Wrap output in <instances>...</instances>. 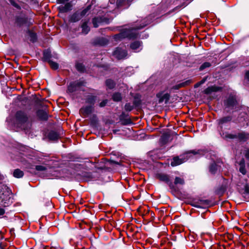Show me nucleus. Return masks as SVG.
I'll return each instance as SVG.
<instances>
[{"mask_svg":"<svg viewBox=\"0 0 249 249\" xmlns=\"http://www.w3.org/2000/svg\"><path fill=\"white\" fill-rule=\"evenodd\" d=\"M15 118L18 127L23 129H27L31 126V123L27 113L23 111L17 112Z\"/></svg>","mask_w":249,"mask_h":249,"instance_id":"nucleus-1","label":"nucleus"},{"mask_svg":"<svg viewBox=\"0 0 249 249\" xmlns=\"http://www.w3.org/2000/svg\"><path fill=\"white\" fill-rule=\"evenodd\" d=\"M202 153V151L201 150H192L186 151L183 154L179 156L174 157L171 162V165L174 167L185 162L189 159V157L188 156V154H193L195 155L196 154H201Z\"/></svg>","mask_w":249,"mask_h":249,"instance_id":"nucleus-2","label":"nucleus"},{"mask_svg":"<svg viewBox=\"0 0 249 249\" xmlns=\"http://www.w3.org/2000/svg\"><path fill=\"white\" fill-rule=\"evenodd\" d=\"M143 27V26H140L133 27L130 29H124L123 30L120 34L116 35L114 36V38L116 40H118L125 37L129 38H136L138 35L136 30L141 29Z\"/></svg>","mask_w":249,"mask_h":249,"instance_id":"nucleus-3","label":"nucleus"},{"mask_svg":"<svg viewBox=\"0 0 249 249\" xmlns=\"http://www.w3.org/2000/svg\"><path fill=\"white\" fill-rule=\"evenodd\" d=\"M238 192L246 196L249 195V181L248 179L239 176L238 180L236 182Z\"/></svg>","mask_w":249,"mask_h":249,"instance_id":"nucleus-4","label":"nucleus"},{"mask_svg":"<svg viewBox=\"0 0 249 249\" xmlns=\"http://www.w3.org/2000/svg\"><path fill=\"white\" fill-rule=\"evenodd\" d=\"M15 23L19 27L24 25L30 26L33 24V21L31 18H28L26 15L22 14L16 17Z\"/></svg>","mask_w":249,"mask_h":249,"instance_id":"nucleus-5","label":"nucleus"},{"mask_svg":"<svg viewBox=\"0 0 249 249\" xmlns=\"http://www.w3.org/2000/svg\"><path fill=\"white\" fill-rule=\"evenodd\" d=\"M156 178L160 181L169 183V186L172 191H174L175 192H178V189L172 183L169 182L170 179L168 175L164 173H158L156 175Z\"/></svg>","mask_w":249,"mask_h":249,"instance_id":"nucleus-6","label":"nucleus"},{"mask_svg":"<svg viewBox=\"0 0 249 249\" xmlns=\"http://www.w3.org/2000/svg\"><path fill=\"white\" fill-rule=\"evenodd\" d=\"M85 82L83 81H76L71 83L68 88V91L69 93H73L81 89L84 86Z\"/></svg>","mask_w":249,"mask_h":249,"instance_id":"nucleus-7","label":"nucleus"},{"mask_svg":"<svg viewBox=\"0 0 249 249\" xmlns=\"http://www.w3.org/2000/svg\"><path fill=\"white\" fill-rule=\"evenodd\" d=\"M237 104L236 99L235 96L230 95L228 98L225 101L224 105L226 108L234 109Z\"/></svg>","mask_w":249,"mask_h":249,"instance_id":"nucleus-8","label":"nucleus"},{"mask_svg":"<svg viewBox=\"0 0 249 249\" xmlns=\"http://www.w3.org/2000/svg\"><path fill=\"white\" fill-rule=\"evenodd\" d=\"M127 52L125 50L121 48H117L113 53V55L118 59L124 58L127 55Z\"/></svg>","mask_w":249,"mask_h":249,"instance_id":"nucleus-9","label":"nucleus"},{"mask_svg":"<svg viewBox=\"0 0 249 249\" xmlns=\"http://www.w3.org/2000/svg\"><path fill=\"white\" fill-rule=\"evenodd\" d=\"M92 106H88L82 107L79 110L80 114L84 117H88L93 111Z\"/></svg>","mask_w":249,"mask_h":249,"instance_id":"nucleus-10","label":"nucleus"},{"mask_svg":"<svg viewBox=\"0 0 249 249\" xmlns=\"http://www.w3.org/2000/svg\"><path fill=\"white\" fill-rule=\"evenodd\" d=\"M237 139L240 142H246L249 140V133L244 131L237 133Z\"/></svg>","mask_w":249,"mask_h":249,"instance_id":"nucleus-11","label":"nucleus"},{"mask_svg":"<svg viewBox=\"0 0 249 249\" xmlns=\"http://www.w3.org/2000/svg\"><path fill=\"white\" fill-rule=\"evenodd\" d=\"M37 117L42 120H47L48 118L47 110L46 109H39L37 112Z\"/></svg>","mask_w":249,"mask_h":249,"instance_id":"nucleus-12","label":"nucleus"},{"mask_svg":"<svg viewBox=\"0 0 249 249\" xmlns=\"http://www.w3.org/2000/svg\"><path fill=\"white\" fill-rule=\"evenodd\" d=\"M221 89L220 87L212 86L208 87L204 90V93L206 94H209L213 92H216Z\"/></svg>","mask_w":249,"mask_h":249,"instance_id":"nucleus-13","label":"nucleus"},{"mask_svg":"<svg viewBox=\"0 0 249 249\" xmlns=\"http://www.w3.org/2000/svg\"><path fill=\"white\" fill-rule=\"evenodd\" d=\"M71 6L72 5L70 3L67 2L64 5H62L59 6L58 9L61 12L65 13L71 10Z\"/></svg>","mask_w":249,"mask_h":249,"instance_id":"nucleus-14","label":"nucleus"},{"mask_svg":"<svg viewBox=\"0 0 249 249\" xmlns=\"http://www.w3.org/2000/svg\"><path fill=\"white\" fill-rule=\"evenodd\" d=\"M231 120L232 117L231 116L223 117L218 120V124L221 125L222 127L223 124L231 122Z\"/></svg>","mask_w":249,"mask_h":249,"instance_id":"nucleus-15","label":"nucleus"},{"mask_svg":"<svg viewBox=\"0 0 249 249\" xmlns=\"http://www.w3.org/2000/svg\"><path fill=\"white\" fill-rule=\"evenodd\" d=\"M48 136L49 139L52 141L57 140L60 138L59 134L54 131H51Z\"/></svg>","mask_w":249,"mask_h":249,"instance_id":"nucleus-16","label":"nucleus"},{"mask_svg":"<svg viewBox=\"0 0 249 249\" xmlns=\"http://www.w3.org/2000/svg\"><path fill=\"white\" fill-rule=\"evenodd\" d=\"M104 18L102 17H96L92 19V23L95 28L99 26V24L102 23L104 21Z\"/></svg>","mask_w":249,"mask_h":249,"instance_id":"nucleus-17","label":"nucleus"},{"mask_svg":"<svg viewBox=\"0 0 249 249\" xmlns=\"http://www.w3.org/2000/svg\"><path fill=\"white\" fill-rule=\"evenodd\" d=\"M158 96L159 98V103L165 102V103H167L169 100L170 96L168 93H165L162 95H158Z\"/></svg>","mask_w":249,"mask_h":249,"instance_id":"nucleus-18","label":"nucleus"},{"mask_svg":"<svg viewBox=\"0 0 249 249\" xmlns=\"http://www.w3.org/2000/svg\"><path fill=\"white\" fill-rule=\"evenodd\" d=\"M81 18V15L79 12H76L71 16L70 20L71 22H75L79 21Z\"/></svg>","mask_w":249,"mask_h":249,"instance_id":"nucleus-19","label":"nucleus"},{"mask_svg":"<svg viewBox=\"0 0 249 249\" xmlns=\"http://www.w3.org/2000/svg\"><path fill=\"white\" fill-rule=\"evenodd\" d=\"M223 138L225 139H237V133L234 134L226 133L223 134Z\"/></svg>","mask_w":249,"mask_h":249,"instance_id":"nucleus-20","label":"nucleus"},{"mask_svg":"<svg viewBox=\"0 0 249 249\" xmlns=\"http://www.w3.org/2000/svg\"><path fill=\"white\" fill-rule=\"evenodd\" d=\"M96 97L93 95H89L86 99V103L93 106L96 100Z\"/></svg>","mask_w":249,"mask_h":249,"instance_id":"nucleus-21","label":"nucleus"},{"mask_svg":"<svg viewBox=\"0 0 249 249\" xmlns=\"http://www.w3.org/2000/svg\"><path fill=\"white\" fill-rule=\"evenodd\" d=\"M24 175L23 172L19 169H15L13 172V176L17 178H20Z\"/></svg>","mask_w":249,"mask_h":249,"instance_id":"nucleus-22","label":"nucleus"},{"mask_svg":"<svg viewBox=\"0 0 249 249\" xmlns=\"http://www.w3.org/2000/svg\"><path fill=\"white\" fill-rule=\"evenodd\" d=\"M190 82H191L189 80H188V81H186L185 82H182L181 83H180L179 84H178V85L174 86L172 88V89H180V88L184 87L189 85L190 83Z\"/></svg>","mask_w":249,"mask_h":249,"instance_id":"nucleus-23","label":"nucleus"},{"mask_svg":"<svg viewBox=\"0 0 249 249\" xmlns=\"http://www.w3.org/2000/svg\"><path fill=\"white\" fill-rule=\"evenodd\" d=\"M106 86L109 89H112L115 87V82L111 79H107L106 81Z\"/></svg>","mask_w":249,"mask_h":249,"instance_id":"nucleus-24","label":"nucleus"},{"mask_svg":"<svg viewBox=\"0 0 249 249\" xmlns=\"http://www.w3.org/2000/svg\"><path fill=\"white\" fill-rule=\"evenodd\" d=\"M112 99L113 101L116 102L120 101L122 99V95L119 92H116L113 94Z\"/></svg>","mask_w":249,"mask_h":249,"instance_id":"nucleus-25","label":"nucleus"},{"mask_svg":"<svg viewBox=\"0 0 249 249\" xmlns=\"http://www.w3.org/2000/svg\"><path fill=\"white\" fill-rule=\"evenodd\" d=\"M51 52L49 51H46L43 53V59L45 61L48 62V60H51Z\"/></svg>","mask_w":249,"mask_h":249,"instance_id":"nucleus-26","label":"nucleus"},{"mask_svg":"<svg viewBox=\"0 0 249 249\" xmlns=\"http://www.w3.org/2000/svg\"><path fill=\"white\" fill-rule=\"evenodd\" d=\"M141 44V42L139 41H136L130 44V48L132 50H135L140 47Z\"/></svg>","mask_w":249,"mask_h":249,"instance_id":"nucleus-27","label":"nucleus"},{"mask_svg":"<svg viewBox=\"0 0 249 249\" xmlns=\"http://www.w3.org/2000/svg\"><path fill=\"white\" fill-rule=\"evenodd\" d=\"M28 34L30 37V40L32 42H35L36 40V33L29 31Z\"/></svg>","mask_w":249,"mask_h":249,"instance_id":"nucleus-28","label":"nucleus"},{"mask_svg":"<svg viewBox=\"0 0 249 249\" xmlns=\"http://www.w3.org/2000/svg\"><path fill=\"white\" fill-rule=\"evenodd\" d=\"M217 169V165L215 163H212L209 168L210 172L212 174H214Z\"/></svg>","mask_w":249,"mask_h":249,"instance_id":"nucleus-29","label":"nucleus"},{"mask_svg":"<svg viewBox=\"0 0 249 249\" xmlns=\"http://www.w3.org/2000/svg\"><path fill=\"white\" fill-rule=\"evenodd\" d=\"M82 33L85 34H87L89 31V28L87 25V22H84L82 25Z\"/></svg>","mask_w":249,"mask_h":249,"instance_id":"nucleus-30","label":"nucleus"},{"mask_svg":"<svg viewBox=\"0 0 249 249\" xmlns=\"http://www.w3.org/2000/svg\"><path fill=\"white\" fill-rule=\"evenodd\" d=\"M185 182L183 178L179 177H176L174 181L175 185L180 184L183 185Z\"/></svg>","mask_w":249,"mask_h":249,"instance_id":"nucleus-31","label":"nucleus"},{"mask_svg":"<svg viewBox=\"0 0 249 249\" xmlns=\"http://www.w3.org/2000/svg\"><path fill=\"white\" fill-rule=\"evenodd\" d=\"M48 63L49 64L52 69L53 70H56L58 69V64L57 63L53 62L52 60H48Z\"/></svg>","mask_w":249,"mask_h":249,"instance_id":"nucleus-32","label":"nucleus"},{"mask_svg":"<svg viewBox=\"0 0 249 249\" xmlns=\"http://www.w3.org/2000/svg\"><path fill=\"white\" fill-rule=\"evenodd\" d=\"M133 106L131 104L129 103H126L124 106V109L127 111H131L133 109Z\"/></svg>","mask_w":249,"mask_h":249,"instance_id":"nucleus-33","label":"nucleus"},{"mask_svg":"<svg viewBox=\"0 0 249 249\" xmlns=\"http://www.w3.org/2000/svg\"><path fill=\"white\" fill-rule=\"evenodd\" d=\"M211 66V65L210 63L206 62L204 63L200 66L199 69H200V70L201 71L206 68L210 67Z\"/></svg>","mask_w":249,"mask_h":249,"instance_id":"nucleus-34","label":"nucleus"},{"mask_svg":"<svg viewBox=\"0 0 249 249\" xmlns=\"http://www.w3.org/2000/svg\"><path fill=\"white\" fill-rule=\"evenodd\" d=\"M199 201V203L200 205L203 206V208L208 205L209 204V201L208 200L200 199Z\"/></svg>","mask_w":249,"mask_h":249,"instance_id":"nucleus-35","label":"nucleus"},{"mask_svg":"<svg viewBox=\"0 0 249 249\" xmlns=\"http://www.w3.org/2000/svg\"><path fill=\"white\" fill-rule=\"evenodd\" d=\"M77 70L79 71H83L84 70V66L82 64L78 63L76 65Z\"/></svg>","mask_w":249,"mask_h":249,"instance_id":"nucleus-36","label":"nucleus"},{"mask_svg":"<svg viewBox=\"0 0 249 249\" xmlns=\"http://www.w3.org/2000/svg\"><path fill=\"white\" fill-rule=\"evenodd\" d=\"M36 169L38 171H43L46 170V167L43 165L36 166Z\"/></svg>","mask_w":249,"mask_h":249,"instance_id":"nucleus-37","label":"nucleus"},{"mask_svg":"<svg viewBox=\"0 0 249 249\" xmlns=\"http://www.w3.org/2000/svg\"><path fill=\"white\" fill-rule=\"evenodd\" d=\"M191 205L198 208H203V206L200 205L199 203V201L196 202H193L191 203Z\"/></svg>","mask_w":249,"mask_h":249,"instance_id":"nucleus-38","label":"nucleus"},{"mask_svg":"<svg viewBox=\"0 0 249 249\" xmlns=\"http://www.w3.org/2000/svg\"><path fill=\"white\" fill-rule=\"evenodd\" d=\"M239 171L240 173H241L243 175H245L247 173L246 168H245V166H240L239 167Z\"/></svg>","mask_w":249,"mask_h":249,"instance_id":"nucleus-39","label":"nucleus"},{"mask_svg":"<svg viewBox=\"0 0 249 249\" xmlns=\"http://www.w3.org/2000/svg\"><path fill=\"white\" fill-rule=\"evenodd\" d=\"M10 2L11 3V4L12 5H13L14 7H15L16 8L18 9H20V6L17 3H16L14 0H9Z\"/></svg>","mask_w":249,"mask_h":249,"instance_id":"nucleus-40","label":"nucleus"},{"mask_svg":"<svg viewBox=\"0 0 249 249\" xmlns=\"http://www.w3.org/2000/svg\"><path fill=\"white\" fill-rule=\"evenodd\" d=\"M89 10V8L85 9L79 13V14L81 15V17L82 18L87 13L88 11Z\"/></svg>","mask_w":249,"mask_h":249,"instance_id":"nucleus-41","label":"nucleus"},{"mask_svg":"<svg viewBox=\"0 0 249 249\" xmlns=\"http://www.w3.org/2000/svg\"><path fill=\"white\" fill-rule=\"evenodd\" d=\"M107 100H104L100 103L99 106L101 107H104L107 105Z\"/></svg>","mask_w":249,"mask_h":249,"instance_id":"nucleus-42","label":"nucleus"},{"mask_svg":"<svg viewBox=\"0 0 249 249\" xmlns=\"http://www.w3.org/2000/svg\"><path fill=\"white\" fill-rule=\"evenodd\" d=\"M239 166H245V161L244 159H242L239 163Z\"/></svg>","mask_w":249,"mask_h":249,"instance_id":"nucleus-43","label":"nucleus"},{"mask_svg":"<svg viewBox=\"0 0 249 249\" xmlns=\"http://www.w3.org/2000/svg\"><path fill=\"white\" fill-rule=\"evenodd\" d=\"M56 1L57 3L61 4L68 2L69 0H56Z\"/></svg>","mask_w":249,"mask_h":249,"instance_id":"nucleus-44","label":"nucleus"},{"mask_svg":"<svg viewBox=\"0 0 249 249\" xmlns=\"http://www.w3.org/2000/svg\"><path fill=\"white\" fill-rule=\"evenodd\" d=\"M4 213H5V210L2 208H0V215H3L4 214Z\"/></svg>","mask_w":249,"mask_h":249,"instance_id":"nucleus-45","label":"nucleus"},{"mask_svg":"<svg viewBox=\"0 0 249 249\" xmlns=\"http://www.w3.org/2000/svg\"><path fill=\"white\" fill-rule=\"evenodd\" d=\"M245 157H246V158L249 159V149L246 151Z\"/></svg>","mask_w":249,"mask_h":249,"instance_id":"nucleus-46","label":"nucleus"},{"mask_svg":"<svg viewBox=\"0 0 249 249\" xmlns=\"http://www.w3.org/2000/svg\"><path fill=\"white\" fill-rule=\"evenodd\" d=\"M245 77L246 79L249 80V71L246 72L245 74Z\"/></svg>","mask_w":249,"mask_h":249,"instance_id":"nucleus-47","label":"nucleus"},{"mask_svg":"<svg viewBox=\"0 0 249 249\" xmlns=\"http://www.w3.org/2000/svg\"><path fill=\"white\" fill-rule=\"evenodd\" d=\"M133 104L135 106H137L140 104V102H137V101H135L134 102Z\"/></svg>","mask_w":249,"mask_h":249,"instance_id":"nucleus-48","label":"nucleus"}]
</instances>
